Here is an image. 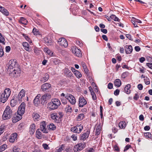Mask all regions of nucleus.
Segmentation results:
<instances>
[{
    "label": "nucleus",
    "instance_id": "f257e3e1",
    "mask_svg": "<svg viewBox=\"0 0 152 152\" xmlns=\"http://www.w3.org/2000/svg\"><path fill=\"white\" fill-rule=\"evenodd\" d=\"M8 71L10 72V74L14 77H16L19 76L20 70L18 67L16 60H12L9 61Z\"/></svg>",
    "mask_w": 152,
    "mask_h": 152
},
{
    "label": "nucleus",
    "instance_id": "f03ea898",
    "mask_svg": "<svg viewBox=\"0 0 152 152\" xmlns=\"http://www.w3.org/2000/svg\"><path fill=\"white\" fill-rule=\"evenodd\" d=\"M11 91L9 88H6L4 92L0 95L1 102L4 103L7 100L11 94Z\"/></svg>",
    "mask_w": 152,
    "mask_h": 152
},
{
    "label": "nucleus",
    "instance_id": "7ed1b4c3",
    "mask_svg": "<svg viewBox=\"0 0 152 152\" xmlns=\"http://www.w3.org/2000/svg\"><path fill=\"white\" fill-rule=\"evenodd\" d=\"M12 111L9 106H7L4 111L2 118L3 120H6L10 119L12 115Z\"/></svg>",
    "mask_w": 152,
    "mask_h": 152
},
{
    "label": "nucleus",
    "instance_id": "20e7f679",
    "mask_svg": "<svg viewBox=\"0 0 152 152\" xmlns=\"http://www.w3.org/2000/svg\"><path fill=\"white\" fill-rule=\"evenodd\" d=\"M26 104L24 102L22 103L20 105L19 107L18 113V115H22L25 113V110Z\"/></svg>",
    "mask_w": 152,
    "mask_h": 152
},
{
    "label": "nucleus",
    "instance_id": "39448f33",
    "mask_svg": "<svg viewBox=\"0 0 152 152\" xmlns=\"http://www.w3.org/2000/svg\"><path fill=\"white\" fill-rule=\"evenodd\" d=\"M51 95L48 94H46L42 96L41 98V103L44 104L46 103L47 101L51 98Z\"/></svg>",
    "mask_w": 152,
    "mask_h": 152
},
{
    "label": "nucleus",
    "instance_id": "423d86ee",
    "mask_svg": "<svg viewBox=\"0 0 152 152\" xmlns=\"http://www.w3.org/2000/svg\"><path fill=\"white\" fill-rule=\"evenodd\" d=\"M83 129V125L81 124H80L77 125L76 126L72 127L71 129V130L74 132L79 133Z\"/></svg>",
    "mask_w": 152,
    "mask_h": 152
},
{
    "label": "nucleus",
    "instance_id": "0eeeda50",
    "mask_svg": "<svg viewBox=\"0 0 152 152\" xmlns=\"http://www.w3.org/2000/svg\"><path fill=\"white\" fill-rule=\"evenodd\" d=\"M85 146V143H80L75 146L74 150L75 152L80 151L82 150Z\"/></svg>",
    "mask_w": 152,
    "mask_h": 152
},
{
    "label": "nucleus",
    "instance_id": "6e6552de",
    "mask_svg": "<svg viewBox=\"0 0 152 152\" xmlns=\"http://www.w3.org/2000/svg\"><path fill=\"white\" fill-rule=\"evenodd\" d=\"M72 51L73 53L76 56L78 57H81L82 53L81 51L75 46L72 47L71 48Z\"/></svg>",
    "mask_w": 152,
    "mask_h": 152
},
{
    "label": "nucleus",
    "instance_id": "1a4fd4ad",
    "mask_svg": "<svg viewBox=\"0 0 152 152\" xmlns=\"http://www.w3.org/2000/svg\"><path fill=\"white\" fill-rule=\"evenodd\" d=\"M58 42L59 44L61 46H63L64 47H67L68 46V42L64 38H61L58 39Z\"/></svg>",
    "mask_w": 152,
    "mask_h": 152
},
{
    "label": "nucleus",
    "instance_id": "9d476101",
    "mask_svg": "<svg viewBox=\"0 0 152 152\" xmlns=\"http://www.w3.org/2000/svg\"><path fill=\"white\" fill-rule=\"evenodd\" d=\"M66 99L68 100L72 104H74L76 103L75 97L71 94H69L68 95L66 96Z\"/></svg>",
    "mask_w": 152,
    "mask_h": 152
},
{
    "label": "nucleus",
    "instance_id": "9b49d317",
    "mask_svg": "<svg viewBox=\"0 0 152 152\" xmlns=\"http://www.w3.org/2000/svg\"><path fill=\"white\" fill-rule=\"evenodd\" d=\"M87 102L83 96H80L79 99V106L82 107L86 104Z\"/></svg>",
    "mask_w": 152,
    "mask_h": 152
},
{
    "label": "nucleus",
    "instance_id": "f8f14e48",
    "mask_svg": "<svg viewBox=\"0 0 152 152\" xmlns=\"http://www.w3.org/2000/svg\"><path fill=\"white\" fill-rule=\"evenodd\" d=\"M90 133V130H87L86 132L84 133L83 134L80 135V140H85L87 139Z\"/></svg>",
    "mask_w": 152,
    "mask_h": 152
},
{
    "label": "nucleus",
    "instance_id": "ddd939ff",
    "mask_svg": "<svg viewBox=\"0 0 152 152\" xmlns=\"http://www.w3.org/2000/svg\"><path fill=\"white\" fill-rule=\"evenodd\" d=\"M58 105L56 104H54L52 101L48 103V107L50 110H53L55 109H57L58 107Z\"/></svg>",
    "mask_w": 152,
    "mask_h": 152
},
{
    "label": "nucleus",
    "instance_id": "4468645a",
    "mask_svg": "<svg viewBox=\"0 0 152 152\" xmlns=\"http://www.w3.org/2000/svg\"><path fill=\"white\" fill-rule=\"evenodd\" d=\"M46 124L45 122H42L40 124V130L43 133H47L48 132L46 127Z\"/></svg>",
    "mask_w": 152,
    "mask_h": 152
},
{
    "label": "nucleus",
    "instance_id": "2eb2a0df",
    "mask_svg": "<svg viewBox=\"0 0 152 152\" xmlns=\"http://www.w3.org/2000/svg\"><path fill=\"white\" fill-rule=\"evenodd\" d=\"M51 85L48 83H45L42 85L41 89L43 91H45L51 87Z\"/></svg>",
    "mask_w": 152,
    "mask_h": 152
},
{
    "label": "nucleus",
    "instance_id": "dca6fc26",
    "mask_svg": "<svg viewBox=\"0 0 152 152\" xmlns=\"http://www.w3.org/2000/svg\"><path fill=\"white\" fill-rule=\"evenodd\" d=\"M17 134L16 133L12 134L10 138V142L11 143H13L16 140H17Z\"/></svg>",
    "mask_w": 152,
    "mask_h": 152
},
{
    "label": "nucleus",
    "instance_id": "f3484780",
    "mask_svg": "<svg viewBox=\"0 0 152 152\" xmlns=\"http://www.w3.org/2000/svg\"><path fill=\"white\" fill-rule=\"evenodd\" d=\"M125 49L127 54L131 53L132 51V48L131 45H126L125 47Z\"/></svg>",
    "mask_w": 152,
    "mask_h": 152
},
{
    "label": "nucleus",
    "instance_id": "a211bd4d",
    "mask_svg": "<svg viewBox=\"0 0 152 152\" xmlns=\"http://www.w3.org/2000/svg\"><path fill=\"white\" fill-rule=\"evenodd\" d=\"M41 96L40 94L37 95L34 98V105L37 106L38 104L40 103L39 98Z\"/></svg>",
    "mask_w": 152,
    "mask_h": 152
},
{
    "label": "nucleus",
    "instance_id": "6ab92c4d",
    "mask_svg": "<svg viewBox=\"0 0 152 152\" xmlns=\"http://www.w3.org/2000/svg\"><path fill=\"white\" fill-rule=\"evenodd\" d=\"M49 78V75L46 73L43 76H42L40 79V81L43 83H44L47 81Z\"/></svg>",
    "mask_w": 152,
    "mask_h": 152
},
{
    "label": "nucleus",
    "instance_id": "aec40b11",
    "mask_svg": "<svg viewBox=\"0 0 152 152\" xmlns=\"http://www.w3.org/2000/svg\"><path fill=\"white\" fill-rule=\"evenodd\" d=\"M25 93V91L23 89H22L19 93L18 96V100L19 102H21L22 98L24 96Z\"/></svg>",
    "mask_w": 152,
    "mask_h": 152
},
{
    "label": "nucleus",
    "instance_id": "412c9836",
    "mask_svg": "<svg viewBox=\"0 0 152 152\" xmlns=\"http://www.w3.org/2000/svg\"><path fill=\"white\" fill-rule=\"evenodd\" d=\"M22 118V115H19L13 117L12 118V122L13 123H16L20 120Z\"/></svg>",
    "mask_w": 152,
    "mask_h": 152
},
{
    "label": "nucleus",
    "instance_id": "4be33fe9",
    "mask_svg": "<svg viewBox=\"0 0 152 152\" xmlns=\"http://www.w3.org/2000/svg\"><path fill=\"white\" fill-rule=\"evenodd\" d=\"M0 11L4 15L6 16H8L9 15V12L4 7L1 6L0 5Z\"/></svg>",
    "mask_w": 152,
    "mask_h": 152
},
{
    "label": "nucleus",
    "instance_id": "5701e85b",
    "mask_svg": "<svg viewBox=\"0 0 152 152\" xmlns=\"http://www.w3.org/2000/svg\"><path fill=\"white\" fill-rule=\"evenodd\" d=\"M43 137V135L40 130L37 129L36 132V137L38 139H41Z\"/></svg>",
    "mask_w": 152,
    "mask_h": 152
},
{
    "label": "nucleus",
    "instance_id": "b1692460",
    "mask_svg": "<svg viewBox=\"0 0 152 152\" xmlns=\"http://www.w3.org/2000/svg\"><path fill=\"white\" fill-rule=\"evenodd\" d=\"M33 117L35 121H38L42 118L39 114L37 113H34L33 114Z\"/></svg>",
    "mask_w": 152,
    "mask_h": 152
},
{
    "label": "nucleus",
    "instance_id": "393cba45",
    "mask_svg": "<svg viewBox=\"0 0 152 152\" xmlns=\"http://www.w3.org/2000/svg\"><path fill=\"white\" fill-rule=\"evenodd\" d=\"M36 125L34 124L31 125L30 127L29 131L30 134H33L34 133L36 130Z\"/></svg>",
    "mask_w": 152,
    "mask_h": 152
},
{
    "label": "nucleus",
    "instance_id": "a878e982",
    "mask_svg": "<svg viewBox=\"0 0 152 152\" xmlns=\"http://www.w3.org/2000/svg\"><path fill=\"white\" fill-rule=\"evenodd\" d=\"M131 85L129 84H128L125 86L124 90L127 94H129L130 93L131 91L129 89Z\"/></svg>",
    "mask_w": 152,
    "mask_h": 152
},
{
    "label": "nucleus",
    "instance_id": "bb28decb",
    "mask_svg": "<svg viewBox=\"0 0 152 152\" xmlns=\"http://www.w3.org/2000/svg\"><path fill=\"white\" fill-rule=\"evenodd\" d=\"M114 83L115 86L119 87L121 86V80L119 79H118L115 80L114 82Z\"/></svg>",
    "mask_w": 152,
    "mask_h": 152
},
{
    "label": "nucleus",
    "instance_id": "cd10ccee",
    "mask_svg": "<svg viewBox=\"0 0 152 152\" xmlns=\"http://www.w3.org/2000/svg\"><path fill=\"white\" fill-rule=\"evenodd\" d=\"M23 45L25 49L27 51L30 50L29 45L28 43L26 42H24L23 43Z\"/></svg>",
    "mask_w": 152,
    "mask_h": 152
},
{
    "label": "nucleus",
    "instance_id": "c85d7f7f",
    "mask_svg": "<svg viewBox=\"0 0 152 152\" xmlns=\"http://www.w3.org/2000/svg\"><path fill=\"white\" fill-rule=\"evenodd\" d=\"M101 129V127L100 125H99L96 127V135H98L100 134Z\"/></svg>",
    "mask_w": 152,
    "mask_h": 152
},
{
    "label": "nucleus",
    "instance_id": "c756f323",
    "mask_svg": "<svg viewBox=\"0 0 152 152\" xmlns=\"http://www.w3.org/2000/svg\"><path fill=\"white\" fill-rule=\"evenodd\" d=\"M52 102L55 104L59 106L61 104L60 101L58 99H52Z\"/></svg>",
    "mask_w": 152,
    "mask_h": 152
},
{
    "label": "nucleus",
    "instance_id": "7c9ffc66",
    "mask_svg": "<svg viewBox=\"0 0 152 152\" xmlns=\"http://www.w3.org/2000/svg\"><path fill=\"white\" fill-rule=\"evenodd\" d=\"M110 18H111V20L113 19L115 21L120 22V20L118 18L114 15H112L110 16Z\"/></svg>",
    "mask_w": 152,
    "mask_h": 152
},
{
    "label": "nucleus",
    "instance_id": "2f4dec72",
    "mask_svg": "<svg viewBox=\"0 0 152 152\" xmlns=\"http://www.w3.org/2000/svg\"><path fill=\"white\" fill-rule=\"evenodd\" d=\"M118 126L120 128H124L126 126L125 122L124 121L120 122Z\"/></svg>",
    "mask_w": 152,
    "mask_h": 152
},
{
    "label": "nucleus",
    "instance_id": "473e14b6",
    "mask_svg": "<svg viewBox=\"0 0 152 152\" xmlns=\"http://www.w3.org/2000/svg\"><path fill=\"white\" fill-rule=\"evenodd\" d=\"M17 104V101L14 99H12L10 101V105L12 107H14Z\"/></svg>",
    "mask_w": 152,
    "mask_h": 152
},
{
    "label": "nucleus",
    "instance_id": "72a5a7b5",
    "mask_svg": "<svg viewBox=\"0 0 152 152\" xmlns=\"http://www.w3.org/2000/svg\"><path fill=\"white\" fill-rule=\"evenodd\" d=\"M19 22L25 25H26V23L27 22V21L23 17H21L20 18Z\"/></svg>",
    "mask_w": 152,
    "mask_h": 152
},
{
    "label": "nucleus",
    "instance_id": "f704fd0d",
    "mask_svg": "<svg viewBox=\"0 0 152 152\" xmlns=\"http://www.w3.org/2000/svg\"><path fill=\"white\" fill-rule=\"evenodd\" d=\"M84 117V115L83 113H81L79 114L77 117V120L78 121H81L83 119Z\"/></svg>",
    "mask_w": 152,
    "mask_h": 152
},
{
    "label": "nucleus",
    "instance_id": "c9c22d12",
    "mask_svg": "<svg viewBox=\"0 0 152 152\" xmlns=\"http://www.w3.org/2000/svg\"><path fill=\"white\" fill-rule=\"evenodd\" d=\"M61 116L59 115H58L57 114L56 115V117L54 121L57 123H58L61 121Z\"/></svg>",
    "mask_w": 152,
    "mask_h": 152
},
{
    "label": "nucleus",
    "instance_id": "e433bc0d",
    "mask_svg": "<svg viewBox=\"0 0 152 152\" xmlns=\"http://www.w3.org/2000/svg\"><path fill=\"white\" fill-rule=\"evenodd\" d=\"M49 129L50 130H54L56 129V126L53 123L50 124L49 125Z\"/></svg>",
    "mask_w": 152,
    "mask_h": 152
},
{
    "label": "nucleus",
    "instance_id": "4c0bfd02",
    "mask_svg": "<svg viewBox=\"0 0 152 152\" xmlns=\"http://www.w3.org/2000/svg\"><path fill=\"white\" fill-rule=\"evenodd\" d=\"M65 110L66 112L71 113L72 111V108L69 105H67L65 108Z\"/></svg>",
    "mask_w": 152,
    "mask_h": 152
},
{
    "label": "nucleus",
    "instance_id": "58836bf2",
    "mask_svg": "<svg viewBox=\"0 0 152 152\" xmlns=\"http://www.w3.org/2000/svg\"><path fill=\"white\" fill-rule=\"evenodd\" d=\"M7 146L6 144H3L0 147V152H2L4 151L7 148Z\"/></svg>",
    "mask_w": 152,
    "mask_h": 152
},
{
    "label": "nucleus",
    "instance_id": "ea45409f",
    "mask_svg": "<svg viewBox=\"0 0 152 152\" xmlns=\"http://www.w3.org/2000/svg\"><path fill=\"white\" fill-rule=\"evenodd\" d=\"M74 74L78 78H80L82 77L81 74L77 70L75 71V72L74 73Z\"/></svg>",
    "mask_w": 152,
    "mask_h": 152
},
{
    "label": "nucleus",
    "instance_id": "a19ab883",
    "mask_svg": "<svg viewBox=\"0 0 152 152\" xmlns=\"http://www.w3.org/2000/svg\"><path fill=\"white\" fill-rule=\"evenodd\" d=\"M144 136L146 138H151L152 136L150 132L144 133Z\"/></svg>",
    "mask_w": 152,
    "mask_h": 152
},
{
    "label": "nucleus",
    "instance_id": "79ce46f5",
    "mask_svg": "<svg viewBox=\"0 0 152 152\" xmlns=\"http://www.w3.org/2000/svg\"><path fill=\"white\" fill-rule=\"evenodd\" d=\"M4 55V52L2 47L0 45V57H2Z\"/></svg>",
    "mask_w": 152,
    "mask_h": 152
},
{
    "label": "nucleus",
    "instance_id": "37998d69",
    "mask_svg": "<svg viewBox=\"0 0 152 152\" xmlns=\"http://www.w3.org/2000/svg\"><path fill=\"white\" fill-rule=\"evenodd\" d=\"M144 80L146 84L148 85L150 84V81L149 79L147 77H146L144 78Z\"/></svg>",
    "mask_w": 152,
    "mask_h": 152
},
{
    "label": "nucleus",
    "instance_id": "c03bdc74",
    "mask_svg": "<svg viewBox=\"0 0 152 152\" xmlns=\"http://www.w3.org/2000/svg\"><path fill=\"white\" fill-rule=\"evenodd\" d=\"M5 126L4 125H1L0 127V135H1L4 132V129Z\"/></svg>",
    "mask_w": 152,
    "mask_h": 152
},
{
    "label": "nucleus",
    "instance_id": "a18cd8bd",
    "mask_svg": "<svg viewBox=\"0 0 152 152\" xmlns=\"http://www.w3.org/2000/svg\"><path fill=\"white\" fill-rule=\"evenodd\" d=\"M57 115V114L56 113H52V114H51V116H50L51 118L52 119L54 120V121L55 119H56V117Z\"/></svg>",
    "mask_w": 152,
    "mask_h": 152
},
{
    "label": "nucleus",
    "instance_id": "49530a36",
    "mask_svg": "<svg viewBox=\"0 0 152 152\" xmlns=\"http://www.w3.org/2000/svg\"><path fill=\"white\" fill-rule=\"evenodd\" d=\"M13 152H20V150L19 148L15 147L13 148Z\"/></svg>",
    "mask_w": 152,
    "mask_h": 152
},
{
    "label": "nucleus",
    "instance_id": "de8ad7c7",
    "mask_svg": "<svg viewBox=\"0 0 152 152\" xmlns=\"http://www.w3.org/2000/svg\"><path fill=\"white\" fill-rule=\"evenodd\" d=\"M93 99L94 100H95L96 99V95L94 92H92L91 93Z\"/></svg>",
    "mask_w": 152,
    "mask_h": 152
},
{
    "label": "nucleus",
    "instance_id": "09e8293b",
    "mask_svg": "<svg viewBox=\"0 0 152 152\" xmlns=\"http://www.w3.org/2000/svg\"><path fill=\"white\" fill-rule=\"evenodd\" d=\"M116 57L117 58L118 61L120 62L121 60V58L119 54H117L116 55Z\"/></svg>",
    "mask_w": 152,
    "mask_h": 152
},
{
    "label": "nucleus",
    "instance_id": "8fccbe9b",
    "mask_svg": "<svg viewBox=\"0 0 152 152\" xmlns=\"http://www.w3.org/2000/svg\"><path fill=\"white\" fill-rule=\"evenodd\" d=\"M42 146L45 149H49V148L48 147V145L46 144H43L42 145Z\"/></svg>",
    "mask_w": 152,
    "mask_h": 152
},
{
    "label": "nucleus",
    "instance_id": "3c124183",
    "mask_svg": "<svg viewBox=\"0 0 152 152\" xmlns=\"http://www.w3.org/2000/svg\"><path fill=\"white\" fill-rule=\"evenodd\" d=\"M113 87V84L111 83H109L108 84L107 88L109 89H112Z\"/></svg>",
    "mask_w": 152,
    "mask_h": 152
},
{
    "label": "nucleus",
    "instance_id": "603ef678",
    "mask_svg": "<svg viewBox=\"0 0 152 152\" xmlns=\"http://www.w3.org/2000/svg\"><path fill=\"white\" fill-rule=\"evenodd\" d=\"M61 102L62 104H65L67 103V101L64 99V97L61 98Z\"/></svg>",
    "mask_w": 152,
    "mask_h": 152
},
{
    "label": "nucleus",
    "instance_id": "864d4df0",
    "mask_svg": "<svg viewBox=\"0 0 152 152\" xmlns=\"http://www.w3.org/2000/svg\"><path fill=\"white\" fill-rule=\"evenodd\" d=\"M119 90L118 89H116L114 92V95L116 96L118 95L119 94Z\"/></svg>",
    "mask_w": 152,
    "mask_h": 152
},
{
    "label": "nucleus",
    "instance_id": "5fc2aeb1",
    "mask_svg": "<svg viewBox=\"0 0 152 152\" xmlns=\"http://www.w3.org/2000/svg\"><path fill=\"white\" fill-rule=\"evenodd\" d=\"M139 98V96L137 94H135V95L133 97V99L134 100H137Z\"/></svg>",
    "mask_w": 152,
    "mask_h": 152
},
{
    "label": "nucleus",
    "instance_id": "6e6d98bb",
    "mask_svg": "<svg viewBox=\"0 0 152 152\" xmlns=\"http://www.w3.org/2000/svg\"><path fill=\"white\" fill-rule=\"evenodd\" d=\"M131 147V145H126L125 147L124 151H126L128 150L130 147Z\"/></svg>",
    "mask_w": 152,
    "mask_h": 152
},
{
    "label": "nucleus",
    "instance_id": "4d7b16f0",
    "mask_svg": "<svg viewBox=\"0 0 152 152\" xmlns=\"http://www.w3.org/2000/svg\"><path fill=\"white\" fill-rule=\"evenodd\" d=\"M5 39L4 38H0V43H2L3 44H5Z\"/></svg>",
    "mask_w": 152,
    "mask_h": 152
},
{
    "label": "nucleus",
    "instance_id": "13d9d810",
    "mask_svg": "<svg viewBox=\"0 0 152 152\" xmlns=\"http://www.w3.org/2000/svg\"><path fill=\"white\" fill-rule=\"evenodd\" d=\"M114 149L115 151H119V148L116 145H115L114 147Z\"/></svg>",
    "mask_w": 152,
    "mask_h": 152
},
{
    "label": "nucleus",
    "instance_id": "bf43d9fd",
    "mask_svg": "<svg viewBox=\"0 0 152 152\" xmlns=\"http://www.w3.org/2000/svg\"><path fill=\"white\" fill-rule=\"evenodd\" d=\"M147 66L149 68L152 69V63H148L146 64Z\"/></svg>",
    "mask_w": 152,
    "mask_h": 152
},
{
    "label": "nucleus",
    "instance_id": "052dcab7",
    "mask_svg": "<svg viewBox=\"0 0 152 152\" xmlns=\"http://www.w3.org/2000/svg\"><path fill=\"white\" fill-rule=\"evenodd\" d=\"M10 47L9 46H7L6 47L5 49L6 52H9L10 50Z\"/></svg>",
    "mask_w": 152,
    "mask_h": 152
},
{
    "label": "nucleus",
    "instance_id": "680f3d73",
    "mask_svg": "<svg viewBox=\"0 0 152 152\" xmlns=\"http://www.w3.org/2000/svg\"><path fill=\"white\" fill-rule=\"evenodd\" d=\"M71 137L73 139V140L74 141L77 140V136L74 134H73L71 136Z\"/></svg>",
    "mask_w": 152,
    "mask_h": 152
},
{
    "label": "nucleus",
    "instance_id": "e2e57ef3",
    "mask_svg": "<svg viewBox=\"0 0 152 152\" xmlns=\"http://www.w3.org/2000/svg\"><path fill=\"white\" fill-rule=\"evenodd\" d=\"M138 88L140 90H142V89L143 86L141 84H139L138 85Z\"/></svg>",
    "mask_w": 152,
    "mask_h": 152
},
{
    "label": "nucleus",
    "instance_id": "0e129e2a",
    "mask_svg": "<svg viewBox=\"0 0 152 152\" xmlns=\"http://www.w3.org/2000/svg\"><path fill=\"white\" fill-rule=\"evenodd\" d=\"M145 60V58L143 57H142L139 59V61L141 63L143 62Z\"/></svg>",
    "mask_w": 152,
    "mask_h": 152
},
{
    "label": "nucleus",
    "instance_id": "69168bd1",
    "mask_svg": "<svg viewBox=\"0 0 152 152\" xmlns=\"http://www.w3.org/2000/svg\"><path fill=\"white\" fill-rule=\"evenodd\" d=\"M150 129V127L148 126H146L144 127V129L145 131H148Z\"/></svg>",
    "mask_w": 152,
    "mask_h": 152
},
{
    "label": "nucleus",
    "instance_id": "338daca9",
    "mask_svg": "<svg viewBox=\"0 0 152 152\" xmlns=\"http://www.w3.org/2000/svg\"><path fill=\"white\" fill-rule=\"evenodd\" d=\"M134 49L137 52L139 51L140 50V48L139 46H135L134 48Z\"/></svg>",
    "mask_w": 152,
    "mask_h": 152
},
{
    "label": "nucleus",
    "instance_id": "774afa93",
    "mask_svg": "<svg viewBox=\"0 0 152 152\" xmlns=\"http://www.w3.org/2000/svg\"><path fill=\"white\" fill-rule=\"evenodd\" d=\"M102 38L104 40L106 41H108V38L107 36L106 35H103L102 36Z\"/></svg>",
    "mask_w": 152,
    "mask_h": 152
}]
</instances>
